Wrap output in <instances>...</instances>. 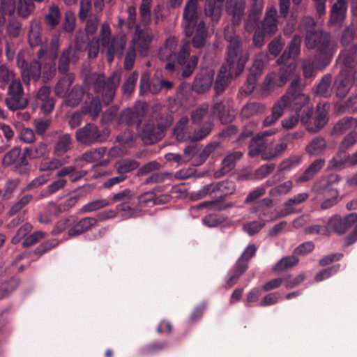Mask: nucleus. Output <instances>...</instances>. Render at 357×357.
<instances>
[{"label": "nucleus", "instance_id": "44", "mask_svg": "<svg viewBox=\"0 0 357 357\" xmlns=\"http://www.w3.org/2000/svg\"><path fill=\"white\" fill-rule=\"evenodd\" d=\"M71 147V139L68 134L61 135L56 141L53 154L58 158H63Z\"/></svg>", "mask_w": 357, "mask_h": 357}, {"label": "nucleus", "instance_id": "2", "mask_svg": "<svg viewBox=\"0 0 357 357\" xmlns=\"http://www.w3.org/2000/svg\"><path fill=\"white\" fill-rule=\"evenodd\" d=\"M317 46L318 52L314 58H307L303 61V74L306 79L314 77L317 70H323L327 66L336 51L335 43L328 40L326 34L323 43Z\"/></svg>", "mask_w": 357, "mask_h": 357}, {"label": "nucleus", "instance_id": "8", "mask_svg": "<svg viewBox=\"0 0 357 357\" xmlns=\"http://www.w3.org/2000/svg\"><path fill=\"white\" fill-rule=\"evenodd\" d=\"M298 79H295L291 82L290 87L283 96H287L284 108L289 107L292 110H294L296 113H300L303 109L302 115H305V109L311 107L308 105L310 99L306 94L301 93L298 87Z\"/></svg>", "mask_w": 357, "mask_h": 357}, {"label": "nucleus", "instance_id": "51", "mask_svg": "<svg viewBox=\"0 0 357 357\" xmlns=\"http://www.w3.org/2000/svg\"><path fill=\"white\" fill-rule=\"evenodd\" d=\"M16 9L15 0H1L0 3V26L6 23V16L12 15Z\"/></svg>", "mask_w": 357, "mask_h": 357}, {"label": "nucleus", "instance_id": "15", "mask_svg": "<svg viewBox=\"0 0 357 357\" xmlns=\"http://www.w3.org/2000/svg\"><path fill=\"white\" fill-rule=\"evenodd\" d=\"M330 234L334 232L337 234H343L348 230L357 227V214L351 213L344 217L335 215L331 217L328 221Z\"/></svg>", "mask_w": 357, "mask_h": 357}, {"label": "nucleus", "instance_id": "63", "mask_svg": "<svg viewBox=\"0 0 357 357\" xmlns=\"http://www.w3.org/2000/svg\"><path fill=\"white\" fill-rule=\"evenodd\" d=\"M264 106L260 103L252 102L245 105L241 109V116L250 118L264 111Z\"/></svg>", "mask_w": 357, "mask_h": 357}, {"label": "nucleus", "instance_id": "58", "mask_svg": "<svg viewBox=\"0 0 357 357\" xmlns=\"http://www.w3.org/2000/svg\"><path fill=\"white\" fill-rule=\"evenodd\" d=\"M206 38V29L204 22L201 21L197 24L196 34L192 39V44L195 47L199 48L204 45Z\"/></svg>", "mask_w": 357, "mask_h": 357}, {"label": "nucleus", "instance_id": "22", "mask_svg": "<svg viewBox=\"0 0 357 357\" xmlns=\"http://www.w3.org/2000/svg\"><path fill=\"white\" fill-rule=\"evenodd\" d=\"M190 45L189 41L183 43L176 56L177 63L181 66H184V69L182 72V76L184 77H188L191 75L198 62V57L197 56H192L187 60L190 56Z\"/></svg>", "mask_w": 357, "mask_h": 357}, {"label": "nucleus", "instance_id": "11", "mask_svg": "<svg viewBox=\"0 0 357 357\" xmlns=\"http://www.w3.org/2000/svg\"><path fill=\"white\" fill-rule=\"evenodd\" d=\"M24 89L18 77L8 84L7 97L5 103L11 111L24 109L28 105L27 99L24 96Z\"/></svg>", "mask_w": 357, "mask_h": 357}, {"label": "nucleus", "instance_id": "50", "mask_svg": "<svg viewBox=\"0 0 357 357\" xmlns=\"http://www.w3.org/2000/svg\"><path fill=\"white\" fill-rule=\"evenodd\" d=\"M331 82L332 77L330 74L324 75L317 86L316 93L325 98L331 96L333 89L331 87Z\"/></svg>", "mask_w": 357, "mask_h": 357}, {"label": "nucleus", "instance_id": "39", "mask_svg": "<svg viewBox=\"0 0 357 357\" xmlns=\"http://www.w3.org/2000/svg\"><path fill=\"white\" fill-rule=\"evenodd\" d=\"M97 222L94 218L87 217L79 220L73 227L69 229L68 234L70 236H76L86 231Z\"/></svg>", "mask_w": 357, "mask_h": 357}, {"label": "nucleus", "instance_id": "9", "mask_svg": "<svg viewBox=\"0 0 357 357\" xmlns=\"http://www.w3.org/2000/svg\"><path fill=\"white\" fill-rule=\"evenodd\" d=\"M59 47V38L54 37L52 39L49 47L41 46L37 53L40 61L42 63L45 62L47 65V70L43 73V78L45 79H50L55 73L56 68L54 61L58 56Z\"/></svg>", "mask_w": 357, "mask_h": 357}, {"label": "nucleus", "instance_id": "34", "mask_svg": "<svg viewBox=\"0 0 357 357\" xmlns=\"http://www.w3.org/2000/svg\"><path fill=\"white\" fill-rule=\"evenodd\" d=\"M253 3L248 17L245 23V29L248 31H251L258 22L264 7L262 0H252Z\"/></svg>", "mask_w": 357, "mask_h": 357}, {"label": "nucleus", "instance_id": "45", "mask_svg": "<svg viewBox=\"0 0 357 357\" xmlns=\"http://www.w3.org/2000/svg\"><path fill=\"white\" fill-rule=\"evenodd\" d=\"M357 120L354 118H344L339 121L333 128L335 134L341 135L346 132H356Z\"/></svg>", "mask_w": 357, "mask_h": 357}, {"label": "nucleus", "instance_id": "25", "mask_svg": "<svg viewBox=\"0 0 357 357\" xmlns=\"http://www.w3.org/2000/svg\"><path fill=\"white\" fill-rule=\"evenodd\" d=\"M146 104L139 102L132 108H128L121 112V121H126L128 125L137 124L139 126L143 116L145 114Z\"/></svg>", "mask_w": 357, "mask_h": 357}, {"label": "nucleus", "instance_id": "10", "mask_svg": "<svg viewBox=\"0 0 357 357\" xmlns=\"http://www.w3.org/2000/svg\"><path fill=\"white\" fill-rule=\"evenodd\" d=\"M294 69L295 66L291 63L287 67L282 66L279 73V78H278V76L275 73L272 72L268 73L260 86L261 94L266 96L276 87L284 86Z\"/></svg>", "mask_w": 357, "mask_h": 357}, {"label": "nucleus", "instance_id": "36", "mask_svg": "<svg viewBox=\"0 0 357 357\" xmlns=\"http://www.w3.org/2000/svg\"><path fill=\"white\" fill-rule=\"evenodd\" d=\"M70 157L65 155L63 158H45L39 165L40 172L54 171L68 162Z\"/></svg>", "mask_w": 357, "mask_h": 357}, {"label": "nucleus", "instance_id": "43", "mask_svg": "<svg viewBox=\"0 0 357 357\" xmlns=\"http://www.w3.org/2000/svg\"><path fill=\"white\" fill-rule=\"evenodd\" d=\"M309 197V195L306 192H302L294 195L284 202V208L280 211V216H287L293 213L294 206L298 205L305 202Z\"/></svg>", "mask_w": 357, "mask_h": 357}, {"label": "nucleus", "instance_id": "1", "mask_svg": "<svg viewBox=\"0 0 357 357\" xmlns=\"http://www.w3.org/2000/svg\"><path fill=\"white\" fill-rule=\"evenodd\" d=\"M126 43V35L112 36L109 24L105 22L101 26L99 37H94L89 43V56L94 58L98 55L100 44L103 51L106 52L108 62L112 63L115 56H122Z\"/></svg>", "mask_w": 357, "mask_h": 357}, {"label": "nucleus", "instance_id": "27", "mask_svg": "<svg viewBox=\"0 0 357 357\" xmlns=\"http://www.w3.org/2000/svg\"><path fill=\"white\" fill-rule=\"evenodd\" d=\"M214 73L210 69H204L199 73L193 83V90L198 93L208 91L213 83Z\"/></svg>", "mask_w": 357, "mask_h": 357}, {"label": "nucleus", "instance_id": "23", "mask_svg": "<svg viewBox=\"0 0 357 357\" xmlns=\"http://www.w3.org/2000/svg\"><path fill=\"white\" fill-rule=\"evenodd\" d=\"M237 63L238 60L234 64L227 61V65L221 68L215 84L217 93L223 91L233 77H237L242 73H237Z\"/></svg>", "mask_w": 357, "mask_h": 357}, {"label": "nucleus", "instance_id": "59", "mask_svg": "<svg viewBox=\"0 0 357 357\" xmlns=\"http://www.w3.org/2000/svg\"><path fill=\"white\" fill-rule=\"evenodd\" d=\"M84 89L82 86H75L66 99V104L70 107L77 105L82 99Z\"/></svg>", "mask_w": 357, "mask_h": 357}, {"label": "nucleus", "instance_id": "35", "mask_svg": "<svg viewBox=\"0 0 357 357\" xmlns=\"http://www.w3.org/2000/svg\"><path fill=\"white\" fill-rule=\"evenodd\" d=\"M4 166L15 165L16 167L27 164L25 155H21V149L19 147H14L8 151L2 160Z\"/></svg>", "mask_w": 357, "mask_h": 357}, {"label": "nucleus", "instance_id": "14", "mask_svg": "<svg viewBox=\"0 0 357 357\" xmlns=\"http://www.w3.org/2000/svg\"><path fill=\"white\" fill-rule=\"evenodd\" d=\"M108 132L100 130L93 123H88L76 132V139L81 144L91 145L107 139Z\"/></svg>", "mask_w": 357, "mask_h": 357}, {"label": "nucleus", "instance_id": "49", "mask_svg": "<svg viewBox=\"0 0 357 357\" xmlns=\"http://www.w3.org/2000/svg\"><path fill=\"white\" fill-rule=\"evenodd\" d=\"M215 197L223 199L229 195H231L235 190V184L231 181H223L214 183Z\"/></svg>", "mask_w": 357, "mask_h": 357}, {"label": "nucleus", "instance_id": "37", "mask_svg": "<svg viewBox=\"0 0 357 357\" xmlns=\"http://www.w3.org/2000/svg\"><path fill=\"white\" fill-rule=\"evenodd\" d=\"M287 96H282L277 101L272 107L271 114L267 116L263 121V126L268 127L273 125L283 114L284 105H285V99Z\"/></svg>", "mask_w": 357, "mask_h": 357}, {"label": "nucleus", "instance_id": "31", "mask_svg": "<svg viewBox=\"0 0 357 357\" xmlns=\"http://www.w3.org/2000/svg\"><path fill=\"white\" fill-rule=\"evenodd\" d=\"M357 164V152L352 155H346L340 153V156L333 158L328 164V168L330 169H340L344 167L354 166Z\"/></svg>", "mask_w": 357, "mask_h": 357}, {"label": "nucleus", "instance_id": "4", "mask_svg": "<svg viewBox=\"0 0 357 357\" xmlns=\"http://www.w3.org/2000/svg\"><path fill=\"white\" fill-rule=\"evenodd\" d=\"M225 38L229 43L227 47V61L234 64L238 60L237 73H242L249 59V54L241 48L240 40L236 36L233 26L225 27Z\"/></svg>", "mask_w": 357, "mask_h": 357}, {"label": "nucleus", "instance_id": "7", "mask_svg": "<svg viewBox=\"0 0 357 357\" xmlns=\"http://www.w3.org/2000/svg\"><path fill=\"white\" fill-rule=\"evenodd\" d=\"M189 121L188 116H182L174 128V135L178 141L185 142L199 141L206 137L211 131L213 125L211 122H206L198 130L190 132L186 128Z\"/></svg>", "mask_w": 357, "mask_h": 357}, {"label": "nucleus", "instance_id": "52", "mask_svg": "<svg viewBox=\"0 0 357 357\" xmlns=\"http://www.w3.org/2000/svg\"><path fill=\"white\" fill-rule=\"evenodd\" d=\"M241 156L242 154L239 151L234 152L227 155L222 161L221 172H215V176L216 177H220L225 174L229 172L234 167L235 161L240 159Z\"/></svg>", "mask_w": 357, "mask_h": 357}, {"label": "nucleus", "instance_id": "42", "mask_svg": "<svg viewBox=\"0 0 357 357\" xmlns=\"http://www.w3.org/2000/svg\"><path fill=\"white\" fill-rule=\"evenodd\" d=\"M178 45V40L175 37H169L164 45L159 50V57L161 60H169L176 56L175 51Z\"/></svg>", "mask_w": 357, "mask_h": 357}, {"label": "nucleus", "instance_id": "33", "mask_svg": "<svg viewBox=\"0 0 357 357\" xmlns=\"http://www.w3.org/2000/svg\"><path fill=\"white\" fill-rule=\"evenodd\" d=\"M107 151L105 147H98L91 149L82 155V160L90 163H96L98 165L105 166L109 162V160H101Z\"/></svg>", "mask_w": 357, "mask_h": 357}, {"label": "nucleus", "instance_id": "17", "mask_svg": "<svg viewBox=\"0 0 357 357\" xmlns=\"http://www.w3.org/2000/svg\"><path fill=\"white\" fill-rule=\"evenodd\" d=\"M152 0H142L139 7V24L138 26H148L151 21V7ZM128 26L129 29L136 27V8L133 6L128 7Z\"/></svg>", "mask_w": 357, "mask_h": 357}, {"label": "nucleus", "instance_id": "21", "mask_svg": "<svg viewBox=\"0 0 357 357\" xmlns=\"http://www.w3.org/2000/svg\"><path fill=\"white\" fill-rule=\"evenodd\" d=\"M153 38V34L151 30L142 29L139 26H136L130 47H134L135 50H137L142 56H145L148 53Z\"/></svg>", "mask_w": 357, "mask_h": 357}, {"label": "nucleus", "instance_id": "46", "mask_svg": "<svg viewBox=\"0 0 357 357\" xmlns=\"http://www.w3.org/2000/svg\"><path fill=\"white\" fill-rule=\"evenodd\" d=\"M326 148V140L323 137H317L306 146L305 151L310 155H319L324 153Z\"/></svg>", "mask_w": 357, "mask_h": 357}, {"label": "nucleus", "instance_id": "60", "mask_svg": "<svg viewBox=\"0 0 357 357\" xmlns=\"http://www.w3.org/2000/svg\"><path fill=\"white\" fill-rule=\"evenodd\" d=\"M17 78L12 68L4 63L0 64V82L2 84H8Z\"/></svg>", "mask_w": 357, "mask_h": 357}, {"label": "nucleus", "instance_id": "19", "mask_svg": "<svg viewBox=\"0 0 357 357\" xmlns=\"http://www.w3.org/2000/svg\"><path fill=\"white\" fill-rule=\"evenodd\" d=\"M199 0H188L183 13L182 25L185 34L190 37L192 35L197 24V2Z\"/></svg>", "mask_w": 357, "mask_h": 357}, {"label": "nucleus", "instance_id": "47", "mask_svg": "<svg viewBox=\"0 0 357 357\" xmlns=\"http://www.w3.org/2000/svg\"><path fill=\"white\" fill-rule=\"evenodd\" d=\"M325 160L323 159L315 160L304 172V173L296 179L297 183H302L311 179L324 165Z\"/></svg>", "mask_w": 357, "mask_h": 357}, {"label": "nucleus", "instance_id": "16", "mask_svg": "<svg viewBox=\"0 0 357 357\" xmlns=\"http://www.w3.org/2000/svg\"><path fill=\"white\" fill-rule=\"evenodd\" d=\"M17 65L20 69L21 77L26 85H29L31 79L38 81L41 75V64L34 60L30 63H26L20 54L17 57Z\"/></svg>", "mask_w": 357, "mask_h": 357}, {"label": "nucleus", "instance_id": "24", "mask_svg": "<svg viewBox=\"0 0 357 357\" xmlns=\"http://www.w3.org/2000/svg\"><path fill=\"white\" fill-rule=\"evenodd\" d=\"M172 119H169L168 123L164 126L158 124L156 126L153 123H149L146 124L142 128L141 136L142 140L146 144H154L162 137L163 130L165 128L171 124Z\"/></svg>", "mask_w": 357, "mask_h": 357}, {"label": "nucleus", "instance_id": "13", "mask_svg": "<svg viewBox=\"0 0 357 357\" xmlns=\"http://www.w3.org/2000/svg\"><path fill=\"white\" fill-rule=\"evenodd\" d=\"M329 105L324 104L323 105H317V109L314 120V126H311L310 121L313 114L312 107L305 109V115L301 116V123L305 126L307 130L310 132H317L322 128L328 121V111Z\"/></svg>", "mask_w": 357, "mask_h": 357}, {"label": "nucleus", "instance_id": "62", "mask_svg": "<svg viewBox=\"0 0 357 357\" xmlns=\"http://www.w3.org/2000/svg\"><path fill=\"white\" fill-rule=\"evenodd\" d=\"M298 262L297 256L293 254L291 256H288L282 258L274 266L275 271H283L289 268L296 265Z\"/></svg>", "mask_w": 357, "mask_h": 357}, {"label": "nucleus", "instance_id": "53", "mask_svg": "<svg viewBox=\"0 0 357 357\" xmlns=\"http://www.w3.org/2000/svg\"><path fill=\"white\" fill-rule=\"evenodd\" d=\"M287 149V143L284 138L272 149H268V152L263 153V160H268L282 155Z\"/></svg>", "mask_w": 357, "mask_h": 357}, {"label": "nucleus", "instance_id": "55", "mask_svg": "<svg viewBox=\"0 0 357 357\" xmlns=\"http://www.w3.org/2000/svg\"><path fill=\"white\" fill-rule=\"evenodd\" d=\"M47 153V145L45 143L40 142L31 147L24 149L25 156L31 159H36L44 156Z\"/></svg>", "mask_w": 357, "mask_h": 357}, {"label": "nucleus", "instance_id": "28", "mask_svg": "<svg viewBox=\"0 0 357 357\" xmlns=\"http://www.w3.org/2000/svg\"><path fill=\"white\" fill-rule=\"evenodd\" d=\"M50 88L43 86L36 92L35 95V101L37 104H40L41 109L45 114L50 113L54 107V101L50 96Z\"/></svg>", "mask_w": 357, "mask_h": 357}, {"label": "nucleus", "instance_id": "30", "mask_svg": "<svg viewBox=\"0 0 357 357\" xmlns=\"http://www.w3.org/2000/svg\"><path fill=\"white\" fill-rule=\"evenodd\" d=\"M27 40L29 45L31 47H38L42 45L43 39L40 20L34 19L30 22L27 33Z\"/></svg>", "mask_w": 357, "mask_h": 357}, {"label": "nucleus", "instance_id": "41", "mask_svg": "<svg viewBox=\"0 0 357 357\" xmlns=\"http://www.w3.org/2000/svg\"><path fill=\"white\" fill-rule=\"evenodd\" d=\"M346 10L344 0H337L332 7L330 23L334 25L341 23L345 17Z\"/></svg>", "mask_w": 357, "mask_h": 357}, {"label": "nucleus", "instance_id": "29", "mask_svg": "<svg viewBox=\"0 0 357 357\" xmlns=\"http://www.w3.org/2000/svg\"><path fill=\"white\" fill-rule=\"evenodd\" d=\"M278 12L273 6L268 7L262 22V31L268 35L275 34L278 31Z\"/></svg>", "mask_w": 357, "mask_h": 357}, {"label": "nucleus", "instance_id": "18", "mask_svg": "<svg viewBox=\"0 0 357 357\" xmlns=\"http://www.w3.org/2000/svg\"><path fill=\"white\" fill-rule=\"evenodd\" d=\"M315 22L312 17L307 16L303 18L299 29L301 31H306L305 45L309 49L319 45L324 41V36L326 34L328 40L329 38L326 33H318L314 31Z\"/></svg>", "mask_w": 357, "mask_h": 357}, {"label": "nucleus", "instance_id": "5", "mask_svg": "<svg viewBox=\"0 0 357 357\" xmlns=\"http://www.w3.org/2000/svg\"><path fill=\"white\" fill-rule=\"evenodd\" d=\"M337 175H331L328 178H323L316 182L312 187V192L316 195V199L321 197V195H328L321 203L322 209H328L335 205L339 201V192L331 186L332 182L338 181Z\"/></svg>", "mask_w": 357, "mask_h": 357}, {"label": "nucleus", "instance_id": "12", "mask_svg": "<svg viewBox=\"0 0 357 357\" xmlns=\"http://www.w3.org/2000/svg\"><path fill=\"white\" fill-rule=\"evenodd\" d=\"M83 34L82 31H79L75 38V47H70L63 52L59 63L60 73H66L68 70L70 61L76 62L79 59V54L85 50L86 40L84 37L81 38L80 36Z\"/></svg>", "mask_w": 357, "mask_h": 357}, {"label": "nucleus", "instance_id": "48", "mask_svg": "<svg viewBox=\"0 0 357 357\" xmlns=\"http://www.w3.org/2000/svg\"><path fill=\"white\" fill-rule=\"evenodd\" d=\"M102 110V106L98 99L89 98L82 107V112L88 114L93 119H96Z\"/></svg>", "mask_w": 357, "mask_h": 357}, {"label": "nucleus", "instance_id": "20", "mask_svg": "<svg viewBox=\"0 0 357 357\" xmlns=\"http://www.w3.org/2000/svg\"><path fill=\"white\" fill-rule=\"evenodd\" d=\"M256 250L257 248L254 245H249L245 248L234 269L229 273V278L227 281L229 287L234 285L239 276L245 271L248 268V261L255 255Z\"/></svg>", "mask_w": 357, "mask_h": 357}, {"label": "nucleus", "instance_id": "64", "mask_svg": "<svg viewBox=\"0 0 357 357\" xmlns=\"http://www.w3.org/2000/svg\"><path fill=\"white\" fill-rule=\"evenodd\" d=\"M293 188V183L291 181H287L281 184H279L269 190V195L273 197L284 195L289 193Z\"/></svg>", "mask_w": 357, "mask_h": 357}, {"label": "nucleus", "instance_id": "38", "mask_svg": "<svg viewBox=\"0 0 357 357\" xmlns=\"http://www.w3.org/2000/svg\"><path fill=\"white\" fill-rule=\"evenodd\" d=\"M272 144V141L262 140L257 135L255 136L249 145V155L252 157L261 155L263 159V153L268 152V146Z\"/></svg>", "mask_w": 357, "mask_h": 357}, {"label": "nucleus", "instance_id": "26", "mask_svg": "<svg viewBox=\"0 0 357 357\" xmlns=\"http://www.w3.org/2000/svg\"><path fill=\"white\" fill-rule=\"evenodd\" d=\"M301 38L300 36H294L289 47L288 52H284L282 56L278 59L279 65L283 64L282 66L287 67L289 64L295 63L294 60L298 55L301 50Z\"/></svg>", "mask_w": 357, "mask_h": 357}, {"label": "nucleus", "instance_id": "57", "mask_svg": "<svg viewBox=\"0 0 357 357\" xmlns=\"http://www.w3.org/2000/svg\"><path fill=\"white\" fill-rule=\"evenodd\" d=\"M263 215L266 218L261 220V221H252L245 223L243 225V230L250 236H253L255 234L258 233L261 230V229L264 226L265 221L272 220V217H266V213H264Z\"/></svg>", "mask_w": 357, "mask_h": 357}, {"label": "nucleus", "instance_id": "32", "mask_svg": "<svg viewBox=\"0 0 357 357\" xmlns=\"http://www.w3.org/2000/svg\"><path fill=\"white\" fill-rule=\"evenodd\" d=\"M244 0H228L227 2V13L232 16L234 25L240 24L245 10Z\"/></svg>", "mask_w": 357, "mask_h": 357}, {"label": "nucleus", "instance_id": "61", "mask_svg": "<svg viewBox=\"0 0 357 357\" xmlns=\"http://www.w3.org/2000/svg\"><path fill=\"white\" fill-rule=\"evenodd\" d=\"M302 161L301 155H291L287 159L282 160L279 166V172H287L297 167Z\"/></svg>", "mask_w": 357, "mask_h": 357}, {"label": "nucleus", "instance_id": "3", "mask_svg": "<svg viewBox=\"0 0 357 357\" xmlns=\"http://www.w3.org/2000/svg\"><path fill=\"white\" fill-rule=\"evenodd\" d=\"M356 57L354 51L350 52L345 50L340 54V59L343 62L344 68L335 78L333 84L337 97H344L354 84L355 74L354 68L355 67Z\"/></svg>", "mask_w": 357, "mask_h": 357}, {"label": "nucleus", "instance_id": "54", "mask_svg": "<svg viewBox=\"0 0 357 357\" xmlns=\"http://www.w3.org/2000/svg\"><path fill=\"white\" fill-rule=\"evenodd\" d=\"M139 163L135 160H121L115 163L114 167L121 176H126V174L132 170L136 169Z\"/></svg>", "mask_w": 357, "mask_h": 357}, {"label": "nucleus", "instance_id": "40", "mask_svg": "<svg viewBox=\"0 0 357 357\" xmlns=\"http://www.w3.org/2000/svg\"><path fill=\"white\" fill-rule=\"evenodd\" d=\"M224 0H206L205 14L211 18L213 22H218L221 16V10Z\"/></svg>", "mask_w": 357, "mask_h": 357}, {"label": "nucleus", "instance_id": "6", "mask_svg": "<svg viewBox=\"0 0 357 357\" xmlns=\"http://www.w3.org/2000/svg\"><path fill=\"white\" fill-rule=\"evenodd\" d=\"M94 91L102 96L105 104H109L115 95V91L121 80V70L115 71L107 80L103 75H94Z\"/></svg>", "mask_w": 357, "mask_h": 357}, {"label": "nucleus", "instance_id": "56", "mask_svg": "<svg viewBox=\"0 0 357 357\" xmlns=\"http://www.w3.org/2000/svg\"><path fill=\"white\" fill-rule=\"evenodd\" d=\"M275 176H273L272 178L268 179V181H266L265 184H264L261 186H259L257 188H255V190H253L252 191H251L247 196V197L245 199V202L246 203L252 202L256 200L257 199H258L259 197H260L261 196H262L265 193L266 188L267 186H272L273 184L275 183L276 180L275 178Z\"/></svg>", "mask_w": 357, "mask_h": 357}]
</instances>
